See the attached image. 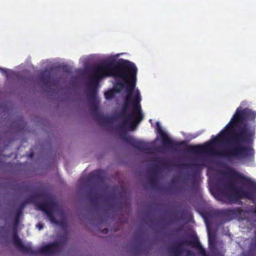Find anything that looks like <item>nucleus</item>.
Returning <instances> with one entry per match:
<instances>
[{"mask_svg":"<svg viewBox=\"0 0 256 256\" xmlns=\"http://www.w3.org/2000/svg\"><path fill=\"white\" fill-rule=\"evenodd\" d=\"M256 112L238 107L228 123L218 136L203 145H190L186 151L190 154L207 152L228 162L253 158L256 134Z\"/></svg>","mask_w":256,"mask_h":256,"instance_id":"obj_1","label":"nucleus"},{"mask_svg":"<svg viewBox=\"0 0 256 256\" xmlns=\"http://www.w3.org/2000/svg\"><path fill=\"white\" fill-rule=\"evenodd\" d=\"M137 72L136 65L128 60L120 58L116 62H102L94 69L92 81L96 84L98 78L107 76L122 80L124 81V88H125L126 92L124 98H128L134 104V96H132V93L136 85Z\"/></svg>","mask_w":256,"mask_h":256,"instance_id":"obj_2","label":"nucleus"},{"mask_svg":"<svg viewBox=\"0 0 256 256\" xmlns=\"http://www.w3.org/2000/svg\"><path fill=\"white\" fill-rule=\"evenodd\" d=\"M234 178L239 180L244 185L248 186L250 188L248 190L238 189L233 182H229L224 184H217L216 191L218 196H223L231 202H236L240 199L246 198L254 200L256 193V182L242 174L235 172Z\"/></svg>","mask_w":256,"mask_h":256,"instance_id":"obj_3","label":"nucleus"},{"mask_svg":"<svg viewBox=\"0 0 256 256\" xmlns=\"http://www.w3.org/2000/svg\"><path fill=\"white\" fill-rule=\"evenodd\" d=\"M42 198L46 199V200L38 202H36V206L38 210H42L46 213L50 220L52 222L56 224V219L54 216L52 212L54 208L56 207L57 203L52 196L47 193H38L35 195L32 196L28 198V202H36L37 198Z\"/></svg>","mask_w":256,"mask_h":256,"instance_id":"obj_4","label":"nucleus"},{"mask_svg":"<svg viewBox=\"0 0 256 256\" xmlns=\"http://www.w3.org/2000/svg\"><path fill=\"white\" fill-rule=\"evenodd\" d=\"M184 246H191L198 250L200 254H206V250L204 249L196 235L190 236L188 240H184L178 242L175 246L170 248V252L172 256H182L184 252H186V256H194V252L190 250L183 248Z\"/></svg>","mask_w":256,"mask_h":256,"instance_id":"obj_5","label":"nucleus"},{"mask_svg":"<svg viewBox=\"0 0 256 256\" xmlns=\"http://www.w3.org/2000/svg\"><path fill=\"white\" fill-rule=\"evenodd\" d=\"M134 101L130 112L129 113V118L128 123L125 129H122L120 132L126 131L128 127L131 131L134 130L137 124L143 120L144 115L142 110V106L140 102L142 98L140 94L139 91H137L136 94L134 96Z\"/></svg>","mask_w":256,"mask_h":256,"instance_id":"obj_6","label":"nucleus"},{"mask_svg":"<svg viewBox=\"0 0 256 256\" xmlns=\"http://www.w3.org/2000/svg\"><path fill=\"white\" fill-rule=\"evenodd\" d=\"M156 126H157V132L161 137V140L164 148L172 150H176L180 146L186 145V142L185 140H182L180 142H176V141L169 138L167 134L162 129L160 122H157Z\"/></svg>","mask_w":256,"mask_h":256,"instance_id":"obj_7","label":"nucleus"},{"mask_svg":"<svg viewBox=\"0 0 256 256\" xmlns=\"http://www.w3.org/2000/svg\"><path fill=\"white\" fill-rule=\"evenodd\" d=\"M98 64L95 65L94 66L92 67L91 70V74L90 76V78L89 79V82L91 86H92V88L88 90L87 92V97L88 98V100L91 104V107L92 110H95V112H98V102L96 98V96L98 94V90H97V86L98 84L99 80L102 78H99L97 79L98 83L94 84L93 81L94 80V75H93V70L94 68L97 66Z\"/></svg>","mask_w":256,"mask_h":256,"instance_id":"obj_8","label":"nucleus"},{"mask_svg":"<svg viewBox=\"0 0 256 256\" xmlns=\"http://www.w3.org/2000/svg\"><path fill=\"white\" fill-rule=\"evenodd\" d=\"M60 248V242H54L49 243L46 245L41 246L37 250H34L31 247V252H29L30 254L36 255L38 254H44L51 255L58 252Z\"/></svg>","mask_w":256,"mask_h":256,"instance_id":"obj_9","label":"nucleus"},{"mask_svg":"<svg viewBox=\"0 0 256 256\" xmlns=\"http://www.w3.org/2000/svg\"><path fill=\"white\" fill-rule=\"evenodd\" d=\"M132 104V103L130 101H128V98H124L122 112L118 114V117L122 120V122L116 127L118 130H122L126 128L128 123L130 115V113L128 112V110Z\"/></svg>","mask_w":256,"mask_h":256,"instance_id":"obj_10","label":"nucleus"},{"mask_svg":"<svg viewBox=\"0 0 256 256\" xmlns=\"http://www.w3.org/2000/svg\"><path fill=\"white\" fill-rule=\"evenodd\" d=\"M16 221H14V226L12 227L13 231V242L14 246L17 247L22 252L29 254L31 252V246L24 245L22 240L18 234V225Z\"/></svg>","mask_w":256,"mask_h":256,"instance_id":"obj_11","label":"nucleus"},{"mask_svg":"<svg viewBox=\"0 0 256 256\" xmlns=\"http://www.w3.org/2000/svg\"><path fill=\"white\" fill-rule=\"evenodd\" d=\"M242 210L240 208H236L232 209H224L219 210L216 212L218 216L221 218H225L226 221L230 220L234 218H238L242 212Z\"/></svg>","mask_w":256,"mask_h":256,"instance_id":"obj_12","label":"nucleus"},{"mask_svg":"<svg viewBox=\"0 0 256 256\" xmlns=\"http://www.w3.org/2000/svg\"><path fill=\"white\" fill-rule=\"evenodd\" d=\"M40 79L46 87H50V86H54L56 84L54 78H52L50 71L48 69H45L40 73Z\"/></svg>","mask_w":256,"mask_h":256,"instance_id":"obj_13","label":"nucleus"},{"mask_svg":"<svg viewBox=\"0 0 256 256\" xmlns=\"http://www.w3.org/2000/svg\"><path fill=\"white\" fill-rule=\"evenodd\" d=\"M116 80V83L114 85L112 89L108 90L104 93V97L107 100H111L115 96L116 92H120L124 89L125 86V84L122 82Z\"/></svg>","mask_w":256,"mask_h":256,"instance_id":"obj_14","label":"nucleus"},{"mask_svg":"<svg viewBox=\"0 0 256 256\" xmlns=\"http://www.w3.org/2000/svg\"><path fill=\"white\" fill-rule=\"evenodd\" d=\"M135 148L148 154H152L153 150L152 148L150 147L148 143L138 140H136Z\"/></svg>","mask_w":256,"mask_h":256,"instance_id":"obj_15","label":"nucleus"},{"mask_svg":"<svg viewBox=\"0 0 256 256\" xmlns=\"http://www.w3.org/2000/svg\"><path fill=\"white\" fill-rule=\"evenodd\" d=\"M120 137L121 139L124 140L126 142L128 143L130 145L132 146L133 148H135L136 140L132 136H128L126 134V131L120 132Z\"/></svg>","mask_w":256,"mask_h":256,"instance_id":"obj_16","label":"nucleus"},{"mask_svg":"<svg viewBox=\"0 0 256 256\" xmlns=\"http://www.w3.org/2000/svg\"><path fill=\"white\" fill-rule=\"evenodd\" d=\"M90 180H102L104 177L102 176V170L98 169L92 172L88 176Z\"/></svg>","mask_w":256,"mask_h":256,"instance_id":"obj_17","label":"nucleus"},{"mask_svg":"<svg viewBox=\"0 0 256 256\" xmlns=\"http://www.w3.org/2000/svg\"><path fill=\"white\" fill-rule=\"evenodd\" d=\"M88 198L90 202L93 204L96 205L97 204L98 201L100 198H101V196L98 194H93L92 192L90 190L88 192L87 194Z\"/></svg>","mask_w":256,"mask_h":256,"instance_id":"obj_18","label":"nucleus"},{"mask_svg":"<svg viewBox=\"0 0 256 256\" xmlns=\"http://www.w3.org/2000/svg\"><path fill=\"white\" fill-rule=\"evenodd\" d=\"M148 182L152 188H155L156 186L158 184V180L154 174L149 178Z\"/></svg>","mask_w":256,"mask_h":256,"instance_id":"obj_19","label":"nucleus"},{"mask_svg":"<svg viewBox=\"0 0 256 256\" xmlns=\"http://www.w3.org/2000/svg\"><path fill=\"white\" fill-rule=\"evenodd\" d=\"M132 249L136 255L142 254V248L141 246H140L139 245L134 246L133 247Z\"/></svg>","mask_w":256,"mask_h":256,"instance_id":"obj_20","label":"nucleus"},{"mask_svg":"<svg viewBox=\"0 0 256 256\" xmlns=\"http://www.w3.org/2000/svg\"><path fill=\"white\" fill-rule=\"evenodd\" d=\"M100 120L104 124H109L112 122V118L109 117L100 116Z\"/></svg>","mask_w":256,"mask_h":256,"instance_id":"obj_21","label":"nucleus"},{"mask_svg":"<svg viewBox=\"0 0 256 256\" xmlns=\"http://www.w3.org/2000/svg\"><path fill=\"white\" fill-rule=\"evenodd\" d=\"M22 212H21V210L19 209V208H18V210H17L16 212H15V219H14V221H16L17 222H18V221H19V218H20V214H22Z\"/></svg>","mask_w":256,"mask_h":256,"instance_id":"obj_22","label":"nucleus"},{"mask_svg":"<svg viewBox=\"0 0 256 256\" xmlns=\"http://www.w3.org/2000/svg\"><path fill=\"white\" fill-rule=\"evenodd\" d=\"M26 202H22L20 205V206H19V210H21V212H22V210L24 208L25 206L26 205Z\"/></svg>","mask_w":256,"mask_h":256,"instance_id":"obj_23","label":"nucleus"},{"mask_svg":"<svg viewBox=\"0 0 256 256\" xmlns=\"http://www.w3.org/2000/svg\"><path fill=\"white\" fill-rule=\"evenodd\" d=\"M251 249L256 248V242H252L250 244Z\"/></svg>","mask_w":256,"mask_h":256,"instance_id":"obj_24","label":"nucleus"},{"mask_svg":"<svg viewBox=\"0 0 256 256\" xmlns=\"http://www.w3.org/2000/svg\"><path fill=\"white\" fill-rule=\"evenodd\" d=\"M36 227L38 228L40 230H42V228H43V226L42 225V224H40V223H38L36 224Z\"/></svg>","mask_w":256,"mask_h":256,"instance_id":"obj_25","label":"nucleus"},{"mask_svg":"<svg viewBox=\"0 0 256 256\" xmlns=\"http://www.w3.org/2000/svg\"><path fill=\"white\" fill-rule=\"evenodd\" d=\"M108 230L107 228H104L102 230V232L104 234H106L108 232Z\"/></svg>","mask_w":256,"mask_h":256,"instance_id":"obj_26","label":"nucleus"},{"mask_svg":"<svg viewBox=\"0 0 256 256\" xmlns=\"http://www.w3.org/2000/svg\"><path fill=\"white\" fill-rule=\"evenodd\" d=\"M190 165L192 166H198V165L196 164H191Z\"/></svg>","mask_w":256,"mask_h":256,"instance_id":"obj_27","label":"nucleus"},{"mask_svg":"<svg viewBox=\"0 0 256 256\" xmlns=\"http://www.w3.org/2000/svg\"><path fill=\"white\" fill-rule=\"evenodd\" d=\"M164 165H166V162H162Z\"/></svg>","mask_w":256,"mask_h":256,"instance_id":"obj_28","label":"nucleus"},{"mask_svg":"<svg viewBox=\"0 0 256 256\" xmlns=\"http://www.w3.org/2000/svg\"><path fill=\"white\" fill-rule=\"evenodd\" d=\"M33 154H30V156H33Z\"/></svg>","mask_w":256,"mask_h":256,"instance_id":"obj_29","label":"nucleus"},{"mask_svg":"<svg viewBox=\"0 0 256 256\" xmlns=\"http://www.w3.org/2000/svg\"><path fill=\"white\" fill-rule=\"evenodd\" d=\"M204 255H205L206 256V254H205Z\"/></svg>","mask_w":256,"mask_h":256,"instance_id":"obj_30","label":"nucleus"}]
</instances>
